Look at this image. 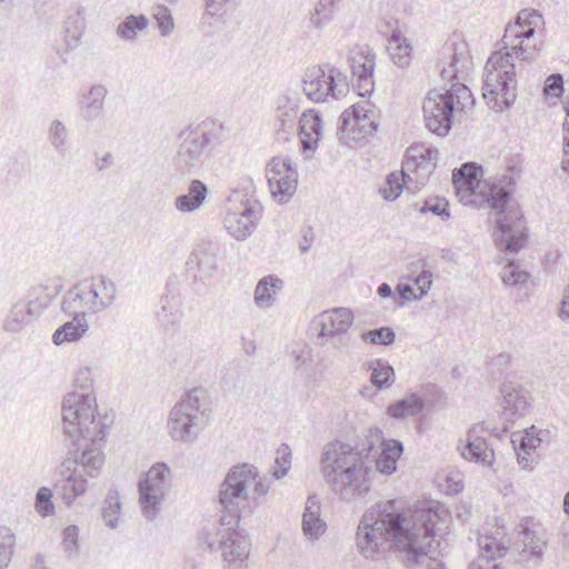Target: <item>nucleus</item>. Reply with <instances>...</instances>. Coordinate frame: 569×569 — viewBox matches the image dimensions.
<instances>
[{
    "label": "nucleus",
    "instance_id": "1",
    "mask_svg": "<svg viewBox=\"0 0 569 569\" xmlns=\"http://www.w3.org/2000/svg\"><path fill=\"white\" fill-rule=\"evenodd\" d=\"M451 518L445 508L430 505L405 510L396 500L376 503L362 517L357 532V546L366 558L375 559L380 548L390 542L400 552L402 565L412 569H447L429 553L441 555L451 540Z\"/></svg>",
    "mask_w": 569,
    "mask_h": 569
},
{
    "label": "nucleus",
    "instance_id": "2",
    "mask_svg": "<svg viewBox=\"0 0 569 569\" xmlns=\"http://www.w3.org/2000/svg\"><path fill=\"white\" fill-rule=\"evenodd\" d=\"M77 390L69 392L62 402V427L72 441L73 459H67L59 468L60 479L56 488L67 506L87 490L84 475L97 477L104 463L101 450L106 435L113 423V416L100 415L92 392L89 369L80 370Z\"/></svg>",
    "mask_w": 569,
    "mask_h": 569
},
{
    "label": "nucleus",
    "instance_id": "3",
    "mask_svg": "<svg viewBox=\"0 0 569 569\" xmlns=\"http://www.w3.org/2000/svg\"><path fill=\"white\" fill-rule=\"evenodd\" d=\"M403 451L398 440L382 442L380 453L372 442L356 446L339 440L323 446L320 457V471L323 480L339 497L355 501L370 491L371 477L376 471L391 475Z\"/></svg>",
    "mask_w": 569,
    "mask_h": 569
},
{
    "label": "nucleus",
    "instance_id": "4",
    "mask_svg": "<svg viewBox=\"0 0 569 569\" xmlns=\"http://www.w3.org/2000/svg\"><path fill=\"white\" fill-rule=\"evenodd\" d=\"M482 167L475 162L463 163L452 172V182L461 201L476 206L487 204L498 218L493 231L497 248L506 254H517L527 241L523 216L511 199L515 181L503 174L492 182L480 181Z\"/></svg>",
    "mask_w": 569,
    "mask_h": 569
},
{
    "label": "nucleus",
    "instance_id": "5",
    "mask_svg": "<svg viewBox=\"0 0 569 569\" xmlns=\"http://www.w3.org/2000/svg\"><path fill=\"white\" fill-rule=\"evenodd\" d=\"M542 16L536 10H521L516 20L507 24L502 38L503 50L493 52L485 66L482 97L495 111H503L517 98V80L512 57L532 61L538 48L536 29Z\"/></svg>",
    "mask_w": 569,
    "mask_h": 569
},
{
    "label": "nucleus",
    "instance_id": "6",
    "mask_svg": "<svg viewBox=\"0 0 569 569\" xmlns=\"http://www.w3.org/2000/svg\"><path fill=\"white\" fill-rule=\"evenodd\" d=\"M470 89L455 82L445 92L431 90L423 100L422 111L426 128L438 137H446L452 128L455 114L473 107Z\"/></svg>",
    "mask_w": 569,
    "mask_h": 569
},
{
    "label": "nucleus",
    "instance_id": "7",
    "mask_svg": "<svg viewBox=\"0 0 569 569\" xmlns=\"http://www.w3.org/2000/svg\"><path fill=\"white\" fill-rule=\"evenodd\" d=\"M226 138L223 123L206 119L184 133L174 156V169L182 176L196 174L206 158V148L214 147Z\"/></svg>",
    "mask_w": 569,
    "mask_h": 569
},
{
    "label": "nucleus",
    "instance_id": "8",
    "mask_svg": "<svg viewBox=\"0 0 569 569\" xmlns=\"http://www.w3.org/2000/svg\"><path fill=\"white\" fill-rule=\"evenodd\" d=\"M208 392L202 387L188 391L170 411L169 435L173 440L193 441L208 421Z\"/></svg>",
    "mask_w": 569,
    "mask_h": 569
},
{
    "label": "nucleus",
    "instance_id": "9",
    "mask_svg": "<svg viewBox=\"0 0 569 569\" xmlns=\"http://www.w3.org/2000/svg\"><path fill=\"white\" fill-rule=\"evenodd\" d=\"M257 477L256 467L242 463L232 467L220 485L219 502L229 523H239L241 512L249 507V487Z\"/></svg>",
    "mask_w": 569,
    "mask_h": 569
},
{
    "label": "nucleus",
    "instance_id": "10",
    "mask_svg": "<svg viewBox=\"0 0 569 569\" xmlns=\"http://www.w3.org/2000/svg\"><path fill=\"white\" fill-rule=\"evenodd\" d=\"M262 211V204L257 199L241 190H233L228 197L223 227L233 239L243 241L257 229Z\"/></svg>",
    "mask_w": 569,
    "mask_h": 569
},
{
    "label": "nucleus",
    "instance_id": "11",
    "mask_svg": "<svg viewBox=\"0 0 569 569\" xmlns=\"http://www.w3.org/2000/svg\"><path fill=\"white\" fill-rule=\"evenodd\" d=\"M238 523H229L227 517H221L220 522L214 525L212 532L207 533L206 542L208 548L221 550L223 560L248 559L250 542L248 537L234 527Z\"/></svg>",
    "mask_w": 569,
    "mask_h": 569
},
{
    "label": "nucleus",
    "instance_id": "12",
    "mask_svg": "<svg viewBox=\"0 0 569 569\" xmlns=\"http://www.w3.org/2000/svg\"><path fill=\"white\" fill-rule=\"evenodd\" d=\"M170 469L166 463L153 465L139 481V503L147 519H154L161 502L169 490L168 477Z\"/></svg>",
    "mask_w": 569,
    "mask_h": 569
},
{
    "label": "nucleus",
    "instance_id": "13",
    "mask_svg": "<svg viewBox=\"0 0 569 569\" xmlns=\"http://www.w3.org/2000/svg\"><path fill=\"white\" fill-rule=\"evenodd\" d=\"M335 72V68L321 64L307 68L302 77V90L307 98L319 103L325 102L328 97L343 96V89L336 82Z\"/></svg>",
    "mask_w": 569,
    "mask_h": 569
},
{
    "label": "nucleus",
    "instance_id": "14",
    "mask_svg": "<svg viewBox=\"0 0 569 569\" xmlns=\"http://www.w3.org/2000/svg\"><path fill=\"white\" fill-rule=\"evenodd\" d=\"M472 60L467 42H446L442 46L438 68L442 80L460 82L468 76Z\"/></svg>",
    "mask_w": 569,
    "mask_h": 569
},
{
    "label": "nucleus",
    "instance_id": "15",
    "mask_svg": "<svg viewBox=\"0 0 569 569\" xmlns=\"http://www.w3.org/2000/svg\"><path fill=\"white\" fill-rule=\"evenodd\" d=\"M502 395V419L505 431L530 410L529 392L519 385L506 383L500 389Z\"/></svg>",
    "mask_w": 569,
    "mask_h": 569
},
{
    "label": "nucleus",
    "instance_id": "16",
    "mask_svg": "<svg viewBox=\"0 0 569 569\" xmlns=\"http://www.w3.org/2000/svg\"><path fill=\"white\" fill-rule=\"evenodd\" d=\"M352 76L356 78L355 88L358 96L367 97L373 91L375 53L372 50L359 51L349 58Z\"/></svg>",
    "mask_w": 569,
    "mask_h": 569
},
{
    "label": "nucleus",
    "instance_id": "17",
    "mask_svg": "<svg viewBox=\"0 0 569 569\" xmlns=\"http://www.w3.org/2000/svg\"><path fill=\"white\" fill-rule=\"evenodd\" d=\"M299 136L302 153L309 158L318 149L322 137V118L315 109L306 110L299 119Z\"/></svg>",
    "mask_w": 569,
    "mask_h": 569
},
{
    "label": "nucleus",
    "instance_id": "18",
    "mask_svg": "<svg viewBox=\"0 0 569 569\" xmlns=\"http://www.w3.org/2000/svg\"><path fill=\"white\" fill-rule=\"evenodd\" d=\"M187 264L196 267L194 278L201 282L210 279L217 270V248L211 241H202L191 252Z\"/></svg>",
    "mask_w": 569,
    "mask_h": 569
},
{
    "label": "nucleus",
    "instance_id": "19",
    "mask_svg": "<svg viewBox=\"0 0 569 569\" xmlns=\"http://www.w3.org/2000/svg\"><path fill=\"white\" fill-rule=\"evenodd\" d=\"M315 323L319 327L318 337H333L347 333L353 323V313L348 308H335L323 311Z\"/></svg>",
    "mask_w": 569,
    "mask_h": 569
},
{
    "label": "nucleus",
    "instance_id": "20",
    "mask_svg": "<svg viewBox=\"0 0 569 569\" xmlns=\"http://www.w3.org/2000/svg\"><path fill=\"white\" fill-rule=\"evenodd\" d=\"M87 296L97 312L108 308L114 301L117 287L114 282L103 276L92 277L82 281Z\"/></svg>",
    "mask_w": 569,
    "mask_h": 569
},
{
    "label": "nucleus",
    "instance_id": "21",
    "mask_svg": "<svg viewBox=\"0 0 569 569\" xmlns=\"http://www.w3.org/2000/svg\"><path fill=\"white\" fill-rule=\"evenodd\" d=\"M61 309L66 315L78 318H80V316L86 317L87 313L97 312L89 299V296H87L82 281L64 293L61 302Z\"/></svg>",
    "mask_w": 569,
    "mask_h": 569
},
{
    "label": "nucleus",
    "instance_id": "22",
    "mask_svg": "<svg viewBox=\"0 0 569 569\" xmlns=\"http://www.w3.org/2000/svg\"><path fill=\"white\" fill-rule=\"evenodd\" d=\"M320 500L316 495L309 496L302 515V531L310 540H317L327 528L320 518Z\"/></svg>",
    "mask_w": 569,
    "mask_h": 569
},
{
    "label": "nucleus",
    "instance_id": "23",
    "mask_svg": "<svg viewBox=\"0 0 569 569\" xmlns=\"http://www.w3.org/2000/svg\"><path fill=\"white\" fill-rule=\"evenodd\" d=\"M208 196V188L199 179H192L188 192L174 199V208L182 213H190L200 209Z\"/></svg>",
    "mask_w": 569,
    "mask_h": 569
},
{
    "label": "nucleus",
    "instance_id": "24",
    "mask_svg": "<svg viewBox=\"0 0 569 569\" xmlns=\"http://www.w3.org/2000/svg\"><path fill=\"white\" fill-rule=\"evenodd\" d=\"M107 93L106 87L97 84L83 97L81 116L86 122H94L104 117V99Z\"/></svg>",
    "mask_w": 569,
    "mask_h": 569
},
{
    "label": "nucleus",
    "instance_id": "25",
    "mask_svg": "<svg viewBox=\"0 0 569 569\" xmlns=\"http://www.w3.org/2000/svg\"><path fill=\"white\" fill-rule=\"evenodd\" d=\"M298 173L296 170L288 173L267 174L270 191L279 202L288 201L297 188Z\"/></svg>",
    "mask_w": 569,
    "mask_h": 569
},
{
    "label": "nucleus",
    "instance_id": "26",
    "mask_svg": "<svg viewBox=\"0 0 569 569\" xmlns=\"http://www.w3.org/2000/svg\"><path fill=\"white\" fill-rule=\"evenodd\" d=\"M298 173L296 170L288 173L267 174L270 191L279 202L288 201L297 188Z\"/></svg>",
    "mask_w": 569,
    "mask_h": 569
},
{
    "label": "nucleus",
    "instance_id": "27",
    "mask_svg": "<svg viewBox=\"0 0 569 569\" xmlns=\"http://www.w3.org/2000/svg\"><path fill=\"white\" fill-rule=\"evenodd\" d=\"M283 287V281L274 274L262 277L254 289V303L261 309H267L273 306L276 301V293Z\"/></svg>",
    "mask_w": 569,
    "mask_h": 569
},
{
    "label": "nucleus",
    "instance_id": "28",
    "mask_svg": "<svg viewBox=\"0 0 569 569\" xmlns=\"http://www.w3.org/2000/svg\"><path fill=\"white\" fill-rule=\"evenodd\" d=\"M88 329L89 323L86 317H72V320L63 323L54 331L52 341L57 346H60L64 342L78 341L83 337Z\"/></svg>",
    "mask_w": 569,
    "mask_h": 569
},
{
    "label": "nucleus",
    "instance_id": "29",
    "mask_svg": "<svg viewBox=\"0 0 569 569\" xmlns=\"http://www.w3.org/2000/svg\"><path fill=\"white\" fill-rule=\"evenodd\" d=\"M425 408V402L417 393L409 396L391 403L388 407V415L395 419H405L419 415Z\"/></svg>",
    "mask_w": 569,
    "mask_h": 569
},
{
    "label": "nucleus",
    "instance_id": "30",
    "mask_svg": "<svg viewBox=\"0 0 569 569\" xmlns=\"http://www.w3.org/2000/svg\"><path fill=\"white\" fill-rule=\"evenodd\" d=\"M409 158L407 166L410 169L411 164L416 170H422L425 173H430L435 167L438 157V151L431 148L411 147L408 149Z\"/></svg>",
    "mask_w": 569,
    "mask_h": 569
},
{
    "label": "nucleus",
    "instance_id": "31",
    "mask_svg": "<svg viewBox=\"0 0 569 569\" xmlns=\"http://www.w3.org/2000/svg\"><path fill=\"white\" fill-rule=\"evenodd\" d=\"M461 456L469 461H475L483 466H491L493 462V451L488 448L485 439L477 438L468 440L462 448Z\"/></svg>",
    "mask_w": 569,
    "mask_h": 569
},
{
    "label": "nucleus",
    "instance_id": "32",
    "mask_svg": "<svg viewBox=\"0 0 569 569\" xmlns=\"http://www.w3.org/2000/svg\"><path fill=\"white\" fill-rule=\"evenodd\" d=\"M478 546L480 553L477 559L495 562H497L496 560L503 557L508 551V547L502 541L485 533L479 535Z\"/></svg>",
    "mask_w": 569,
    "mask_h": 569
},
{
    "label": "nucleus",
    "instance_id": "33",
    "mask_svg": "<svg viewBox=\"0 0 569 569\" xmlns=\"http://www.w3.org/2000/svg\"><path fill=\"white\" fill-rule=\"evenodd\" d=\"M338 0H319L313 11L310 12L309 21L318 30L330 23L337 11Z\"/></svg>",
    "mask_w": 569,
    "mask_h": 569
},
{
    "label": "nucleus",
    "instance_id": "34",
    "mask_svg": "<svg viewBox=\"0 0 569 569\" xmlns=\"http://www.w3.org/2000/svg\"><path fill=\"white\" fill-rule=\"evenodd\" d=\"M369 369L371 370L370 381L377 389L389 387L395 381V370L386 361L380 359L371 361Z\"/></svg>",
    "mask_w": 569,
    "mask_h": 569
},
{
    "label": "nucleus",
    "instance_id": "35",
    "mask_svg": "<svg viewBox=\"0 0 569 569\" xmlns=\"http://www.w3.org/2000/svg\"><path fill=\"white\" fill-rule=\"evenodd\" d=\"M33 315L24 303H17L4 320L3 329L9 332H18L32 319Z\"/></svg>",
    "mask_w": 569,
    "mask_h": 569
},
{
    "label": "nucleus",
    "instance_id": "36",
    "mask_svg": "<svg viewBox=\"0 0 569 569\" xmlns=\"http://www.w3.org/2000/svg\"><path fill=\"white\" fill-rule=\"evenodd\" d=\"M84 31V17L82 10L78 9L76 14L68 17L64 23L66 43L69 49L78 46Z\"/></svg>",
    "mask_w": 569,
    "mask_h": 569
},
{
    "label": "nucleus",
    "instance_id": "37",
    "mask_svg": "<svg viewBox=\"0 0 569 569\" xmlns=\"http://www.w3.org/2000/svg\"><path fill=\"white\" fill-rule=\"evenodd\" d=\"M48 140L59 154H63L69 148V129L60 120L51 121L48 129Z\"/></svg>",
    "mask_w": 569,
    "mask_h": 569
},
{
    "label": "nucleus",
    "instance_id": "38",
    "mask_svg": "<svg viewBox=\"0 0 569 569\" xmlns=\"http://www.w3.org/2000/svg\"><path fill=\"white\" fill-rule=\"evenodd\" d=\"M408 180H410V177L405 171H396L388 174L385 186L380 188V193L383 199L387 201L396 200L400 196L403 184H406Z\"/></svg>",
    "mask_w": 569,
    "mask_h": 569
},
{
    "label": "nucleus",
    "instance_id": "39",
    "mask_svg": "<svg viewBox=\"0 0 569 569\" xmlns=\"http://www.w3.org/2000/svg\"><path fill=\"white\" fill-rule=\"evenodd\" d=\"M173 298L169 296H162L160 299L161 308L157 312L158 321L164 328L176 326L181 319V311L176 303L172 302Z\"/></svg>",
    "mask_w": 569,
    "mask_h": 569
},
{
    "label": "nucleus",
    "instance_id": "40",
    "mask_svg": "<svg viewBox=\"0 0 569 569\" xmlns=\"http://www.w3.org/2000/svg\"><path fill=\"white\" fill-rule=\"evenodd\" d=\"M351 118L353 119V126H357V131L362 137L368 136L377 131L378 123L371 121L368 116V110L363 104L357 103L349 108Z\"/></svg>",
    "mask_w": 569,
    "mask_h": 569
},
{
    "label": "nucleus",
    "instance_id": "41",
    "mask_svg": "<svg viewBox=\"0 0 569 569\" xmlns=\"http://www.w3.org/2000/svg\"><path fill=\"white\" fill-rule=\"evenodd\" d=\"M148 26V19L144 16H128L117 28V34L124 40H133L139 31Z\"/></svg>",
    "mask_w": 569,
    "mask_h": 569
},
{
    "label": "nucleus",
    "instance_id": "42",
    "mask_svg": "<svg viewBox=\"0 0 569 569\" xmlns=\"http://www.w3.org/2000/svg\"><path fill=\"white\" fill-rule=\"evenodd\" d=\"M16 536L8 527H0V569H7L14 553Z\"/></svg>",
    "mask_w": 569,
    "mask_h": 569
},
{
    "label": "nucleus",
    "instance_id": "43",
    "mask_svg": "<svg viewBox=\"0 0 569 569\" xmlns=\"http://www.w3.org/2000/svg\"><path fill=\"white\" fill-rule=\"evenodd\" d=\"M31 299L24 303L31 313L39 316L52 301L53 297L46 287H36L30 292Z\"/></svg>",
    "mask_w": 569,
    "mask_h": 569
},
{
    "label": "nucleus",
    "instance_id": "44",
    "mask_svg": "<svg viewBox=\"0 0 569 569\" xmlns=\"http://www.w3.org/2000/svg\"><path fill=\"white\" fill-rule=\"evenodd\" d=\"M120 500L117 492H109L102 506V518L110 528L117 527L118 515L120 511Z\"/></svg>",
    "mask_w": 569,
    "mask_h": 569
},
{
    "label": "nucleus",
    "instance_id": "45",
    "mask_svg": "<svg viewBox=\"0 0 569 569\" xmlns=\"http://www.w3.org/2000/svg\"><path fill=\"white\" fill-rule=\"evenodd\" d=\"M419 212H431L442 221H446L450 218L449 202L445 198L431 197L425 200L423 204L419 208Z\"/></svg>",
    "mask_w": 569,
    "mask_h": 569
},
{
    "label": "nucleus",
    "instance_id": "46",
    "mask_svg": "<svg viewBox=\"0 0 569 569\" xmlns=\"http://www.w3.org/2000/svg\"><path fill=\"white\" fill-rule=\"evenodd\" d=\"M540 442L541 439L538 437L535 426L525 429L523 435L512 433V443L515 446L518 443V448L525 453H529L531 450L536 449Z\"/></svg>",
    "mask_w": 569,
    "mask_h": 569
},
{
    "label": "nucleus",
    "instance_id": "47",
    "mask_svg": "<svg viewBox=\"0 0 569 569\" xmlns=\"http://www.w3.org/2000/svg\"><path fill=\"white\" fill-rule=\"evenodd\" d=\"M299 106L296 101L286 97L277 109V118L281 122V128L286 129L287 126L292 127L298 116Z\"/></svg>",
    "mask_w": 569,
    "mask_h": 569
},
{
    "label": "nucleus",
    "instance_id": "48",
    "mask_svg": "<svg viewBox=\"0 0 569 569\" xmlns=\"http://www.w3.org/2000/svg\"><path fill=\"white\" fill-rule=\"evenodd\" d=\"M391 60L393 63L400 68H406L409 66L411 60V44L410 42H402L401 44L397 43L396 46L387 47Z\"/></svg>",
    "mask_w": 569,
    "mask_h": 569
},
{
    "label": "nucleus",
    "instance_id": "49",
    "mask_svg": "<svg viewBox=\"0 0 569 569\" xmlns=\"http://www.w3.org/2000/svg\"><path fill=\"white\" fill-rule=\"evenodd\" d=\"M395 331L390 327H381L362 333L363 340L375 345L389 346L395 341Z\"/></svg>",
    "mask_w": 569,
    "mask_h": 569
},
{
    "label": "nucleus",
    "instance_id": "50",
    "mask_svg": "<svg viewBox=\"0 0 569 569\" xmlns=\"http://www.w3.org/2000/svg\"><path fill=\"white\" fill-rule=\"evenodd\" d=\"M501 279L506 286H516L527 282L529 279V273L527 271L517 269L515 261H509L503 268Z\"/></svg>",
    "mask_w": 569,
    "mask_h": 569
},
{
    "label": "nucleus",
    "instance_id": "51",
    "mask_svg": "<svg viewBox=\"0 0 569 569\" xmlns=\"http://www.w3.org/2000/svg\"><path fill=\"white\" fill-rule=\"evenodd\" d=\"M51 499L52 492L49 488L41 487L38 490L36 496V509L43 517L52 515L54 511V506Z\"/></svg>",
    "mask_w": 569,
    "mask_h": 569
},
{
    "label": "nucleus",
    "instance_id": "52",
    "mask_svg": "<svg viewBox=\"0 0 569 569\" xmlns=\"http://www.w3.org/2000/svg\"><path fill=\"white\" fill-rule=\"evenodd\" d=\"M290 457L291 451L289 447L282 443L280 448L277 450L276 465L278 466V468L273 470V477L276 479H280L288 473L290 469Z\"/></svg>",
    "mask_w": 569,
    "mask_h": 569
},
{
    "label": "nucleus",
    "instance_id": "53",
    "mask_svg": "<svg viewBox=\"0 0 569 569\" xmlns=\"http://www.w3.org/2000/svg\"><path fill=\"white\" fill-rule=\"evenodd\" d=\"M63 547L69 557L78 555L79 529L77 526H68L63 532Z\"/></svg>",
    "mask_w": 569,
    "mask_h": 569
},
{
    "label": "nucleus",
    "instance_id": "54",
    "mask_svg": "<svg viewBox=\"0 0 569 569\" xmlns=\"http://www.w3.org/2000/svg\"><path fill=\"white\" fill-rule=\"evenodd\" d=\"M546 96L559 98L563 91V79L560 73L550 74L543 87Z\"/></svg>",
    "mask_w": 569,
    "mask_h": 569
},
{
    "label": "nucleus",
    "instance_id": "55",
    "mask_svg": "<svg viewBox=\"0 0 569 569\" xmlns=\"http://www.w3.org/2000/svg\"><path fill=\"white\" fill-rule=\"evenodd\" d=\"M415 284L418 287V296H413V300L422 299L431 288L432 273L429 270H422L416 278H413Z\"/></svg>",
    "mask_w": 569,
    "mask_h": 569
},
{
    "label": "nucleus",
    "instance_id": "56",
    "mask_svg": "<svg viewBox=\"0 0 569 569\" xmlns=\"http://www.w3.org/2000/svg\"><path fill=\"white\" fill-rule=\"evenodd\" d=\"M523 552H530L533 557L542 556L545 551V543L539 539L535 540L533 533L530 531H523Z\"/></svg>",
    "mask_w": 569,
    "mask_h": 569
},
{
    "label": "nucleus",
    "instance_id": "57",
    "mask_svg": "<svg viewBox=\"0 0 569 569\" xmlns=\"http://www.w3.org/2000/svg\"><path fill=\"white\" fill-rule=\"evenodd\" d=\"M292 170L296 169L292 167L290 158L273 157L267 167V174H279V172L288 173Z\"/></svg>",
    "mask_w": 569,
    "mask_h": 569
},
{
    "label": "nucleus",
    "instance_id": "58",
    "mask_svg": "<svg viewBox=\"0 0 569 569\" xmlns=\"http://www.w3.org/2000/svg\"><path fill=\"white\" fill-rule=\"evenodd\" d=\"M319 345L325 346L327 343H330L335 349L337 350H345L350 345V337L347 333L337 335L333 337H318Z\"/></svg>",
    "mask_w": 569,
    "mask_h": 569
},
{
    "label": "nucleus",
    "instance_id": "59",
    "mask_svg": "<svg viewBox=\"0 0 569 569\" xmlns=\"http://www.w3.org/2000/svg\"><path fill=\"white\" fill-rule=\"evenodd\" d=\"M158 26L163 36L170 33L173 29V19L169 14L167 8L161 7L160 11L156 14Z\"/></svg>",
    "mask_w": 569,
    "mask_h": 569
},
{
    "label": "nucleus",
    "instance_id": "60",
    "mask_svg": "<svg viewBox=\"0 0 569 569\" xmlns=\"http://www.w3.org/2000/svg\"><path fill=\"white\" fill-rule=\"evenodd\" d=\"M357 130V126H353V119L351 118L350 110H345L338 120V131L343 136L346 132L352 131L355 132ZM343 137H340V140Z\"/></svg>",
    "mask_w": 569,
    "mask_h": 569
},
{
    "label": "nucleus",
    "instance_id": "61",
    "mask_svg": "<svg viewBox=\"0 0 569 569\" xmlns=\"http://www.w3.org/2000/svg\"><path fill=\"white\" fill-rule=\"evenodd\" d=\"M468 569H503L500 567L498 562L483 560V559H475Z\"/></svg>",
    "mask_w": 569,
    "mask_h": 569
},
{
    "label": "nucleus",
    "instance_id": "62",
    "mask_svg": "<svg viewBox=\"0 0 569 569\" xmlns=\"http://www.w3.org/2000/svg\"><path fill=\"white\" fill-rule=\"evenodd\" d=\"M397 291L400 296V298L403 300V301H410V300H413L412 297L413 296H418L412 286L411 284H408V283H399L397 286Z\"/></svg>",
    "mask_w": 569,
    "mask_h": 569
},
{
    "label": "nucleus",
    "instance_id": "63",
    "mask_svg": "<svg viewBox=\"0 0 569 569\" xmlns=\"http://www.w3.org/2000/svg\"><path fill=\"white\" fill-rule=\"evenodd\" d=\"M509 362H510V356L507 353H500L492 359V361L490 362V366L492 369L502 371L505 368L508 367Z\"/></svg>",
    "mask_w": 569,
    "mask_h": 569
},
{
    "label": "nucleus",
    "instance_id": "64",
    "mask_svg": "<svg viewBox=\"0 0 569 569\" xmlns=\"http://www.w3.org/2000/svg\"><path fill=\"white\" fill-rule=\"evenodd\" d=\"M568 293L563 297L560 302L559 317L561 319H569V283L567 287Z\"/></svg>",
    "mask_w": 569,
    "mask_h": 569
}]
</instances>
